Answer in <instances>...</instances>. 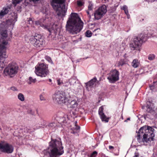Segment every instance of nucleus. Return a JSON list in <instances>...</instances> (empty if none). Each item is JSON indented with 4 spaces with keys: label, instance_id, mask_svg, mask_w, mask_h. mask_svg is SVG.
<instances>
[{
    "label": "nucleus",
    "instance_id": "nucleus-1",
    "mask_svg": "<svg viewBox=\"0 0 157 157\" xmlns=\"http://www.w3.org/2000/svg\"><path fill=\"white\" fill-rule=\"evenodd\" d=\"M154 128L148 126L141 127L139 130L136 136L138 141L142 144L150 145L151 142L154 139Z\"/></svg>",
    "mask_w": 157,
    "mask_h": 157
},
{
    "label": "nucleus",
    "instance_id": "nucleus-2",
    "mask_svg": "<svg viewBox=\"0 0 157 157\" xmlns=\"http://www.w3.org/2000/svg\"><path fill=\"white\" fill-rule=\"evenodd\" d=\"M83 25V22L78 14L76 13H72L67 21L66 29L71 33L77 34L82 29Z\"/></svg>",
    "mask_w": 157,
    "mask_h": 157
},
{
    "label": "nucleus",
    "instance_id": "nucleus-3",
    "mask_svg": "<svg viewBox=\"0 0 157 157\" xmlns=\"http://www.w3.org/2000/svg\"><path fill=\"white\" fill-rule=\"evenodd\" d=\"M2 37L0 40V68L2 69L5 66L4 63L5 58L7 56L6 54V49L8 45L7 40V32L6 30L2 31L1 32Z\"/></svg>",
    "mask_w": 157,
    "mask_h": 157
},
{
    "label": "nucleus",
    "instance_id": "nucleus-4",
    "mask_svg": "<svg viewBox=\"0 0 157 157\" xmlns=\"http://www.w3.org/2000/svg\"><path fill=\"white\" fill-rule=\"evenodd\" d=\"M65 0H52L51 5L53 9L57 12L58 15L62 17L65 15L67 10L65 4Z\"/></svg>",
    "mask_w": 157,
    "mask_h": 157
},
{
    "label": "nucleus",
    "instance_id": "nucleus-5",
    "mask_svg": "<svg viewBox=\"0 0 157 157\" xmlns=\"http://www.w3.org/2000/svg\"><path fill=\"white\" fill-rule=\"evenodd\" d=\"M46 19L44 18H42L39 20L35 22V23L37 25H40V26L43 28L44 29L47 30L50 33H54L55 35H56L58 33L59 34H60V29L58 27L57 25L53 24L52 25L51 28L47 25H44L43 24L44 23Z\"/></svg>",
    "mask_w": 157,
    "mask_h": 157
},
{
    "label": "nucleus",
    "instance_id": "nucleus-6",
    "mask_svg": "<svg viewBox=\"0 0 157 157\" xmlns=\"http://www.w3.org/2000/svg\"><path fill=\"white\" fill-rule=\"evenodd\" d=\"M18 67L15 63H9L4 69L3 73L6 76H9L11 77H13L17 72Z\"/></svg>",
    "mask_w": 157,
    "mask_h": 157
},
{
    "label": "nucleus",
    "instance_id": "nucleus-7",
    "mask_svg": "<svg viewBox=\"0 0 157 157\" xmlns=\"http://www.w3.org/2000/svg\"><path fill=\"white\" fill-rule=\"evenodd\" d=\"M35 72L38 76L46 77L49 73L48 66L44 63L39 64L35 67Z\"/></svg>",
    "mask_w": 157,
    "mask_h": 157
},
{
    "label": "nucleus",
    "instance_id": "nucleus-8",
    "mask_svg": "<svg viewBox=\"0 0 157 157\" xmlns=\"http://www.w3.org/2000/svg\"><path fill=\"white\" fill-rule=\"evenodd\" d=\"M54 102L59 104H66L68 100L65 93L62 91L56 92L52 96Z\"/></svg>",
    "mask_w": 157,
    "mask_h": 157
},
{
    "label": "nucleus",
    "instance_id": "nucleus-9",
    "mask_svg": "<svg viewBox=\"0 0 157 157\" xmlns=\"http://www.w3.org/2000/svg\"><path fill=\"white\" fill-rule=\"evenodd\" d=\"M29 41L36 47H40L43 44V39L39 35L31 36L29 38Z\"/></svg>",
    "mask_w": 157,
    "mask_h": 157
},
{
    "label": "nucleus",
    "instance_id": "nucleus-10",
    "mask_svg": "<svg viewBox=\"0 0 157 157\" xmlns=\"http://www.w3.org/2000/svg\"><path fill=\"white\" fill-rule=\"evenodd\" d=\"M0 150L2 152L10 154L13 152V147L11 145L6 142L1 141L0 142Z\"/></svg>",
    "mask_w": 157,
    "mask_h": 157
},
{
    "label": "nucleus",
    "instance_id": "nucleus-11",
    "mask_svg": "<svg viewBox=\"0 0 157 157\" xmlns=\"http://www.w3.org/2000/svg\"><path fill=\"white\" fill-rule=\"evenodd\" d=\"M107 78L111 83H113L119 79V72L116 69L111 70L107 75Z\"/></svg>",
    "mask_w": 157,
    "mask_h": 157
},
{
    "label": "nucleus",
    "instance_id": "nucleus-12",
    "mask_svg": "<svg viewBox=\"0 0 157 157\" xmlns=\"http://www.w3.org/2000/svg\"><path fill=\"white\" fill-rule=\"evenodd\" d=\"M106 7L105 5H103L99 7L94 13L95 19L99 20L107 12Z\"/></svg>",
    "mask_w": 157,
    "mask_h": 157
},
{
    "label": "nucleus",
    "instance_id": "nucleus-13",
    "mask_svg": "<svg viewBox=\"0 0 157 157\" xmlns=\"http://www.w3.org/2000/svg\"><path fill=\"white\" fill-rule=\"evenodd\" d=\"M11 18L6 21V24L10 28V29H13L15 23L17 21V13H13L11 14Z\"/></svg>",
    "mask_w": 157,
    "mask_h": 157
},
{
    "label": "nucleus",
    "instance_id": "nucleus-14",
    "mask_svg": "<svg viewBox=\"0 0 157 157\" xmlns=\"http://www.w3.org/2000/svg\"><path fill=\"white\" fill-rule=\"evenodd\" d=\"M141 40L138 38H135L133 41L130 44V47L131 50H134L137 49L139 46L141 45Z\"/></svg>",
    "mask_w": 157,
    "mask_h": 157
},
{
    "label": "nucleus",
    "instance_id": "nucleus-15",
    "mask_svg": "<svg viewBox=\"0 0 157 157\" xmlns=\"http://www.w3.org/2000/svg\"><path fill=\"white\" fill-rule=\"evenodd\" d=\"M103 106H102L100 107L99 109L98 113L99 115L100 118L103 121H105L106 122H108L109 119L107 118L104 113L103 112Z\"/></svg>",
    "mask_w": 157,
    "mask_h": 157
},
{
    "label": "nucleus",
    "instance_id": "nucleus-16",
    "mask_svg": "<svg viewBox=\"0 0 157 157\" xmlns=\"http://www.w3.org/2000/svg\"><path fill=\"white\" fill-rule=\"evenodd\" d=\"M56 121L61 124L65 125L68 121L67 118H66L65 117H60L56 116L55 118Z\"/></svg>",
    "mask_w": 157,
    "mask_h": 157
},
{
    "label": "nucleus",
    "instance_id": "nucleus-17",
    "mask_svg": "<svg viewBox=\"0 0 157 157\" xmlns=\"http://www.w3.org/2000/svg\"><path fill=\"white\" fill-rule=\"evenodd\" d=\"M65 104L68 105H70V107L72 108H77L78 105V103L76 100H73L71 101L68 99L67 103H66Z\"/></svg>",
    "mask_w": 157,
    "mask_h": 157
},
{
    "label": "nucleus",
    "instance_id": "nucleus-18",
    "mask_svg": "<svg viewBox=\"0 0 157 157\" xmlns=\"http://www.w3.org/2000/svg\"><path fill=\"white\" fill-rule=\"evenodd\" d=\"M70 84L72 86L75 90H77L78 88V84L76 83V80L74 78H71L70 80Z\"/></svg>",
    "mask_w": 157,
    "mask_h": 157
},
{
    "label": "nucleus",
    "instance_id": "nucleus-19",
    "mask_svg": "<svg viewBox=\"0 0 157 157\" xmlns=\"http://www.w3.org/2000/svg\"><path fill=\"white\" fill-rule=\"evenodd\" d=\"M97 79L96 77H94L89 82L86 83V88H91L93 86Z\"/></svg>",
    "mask_w": 157,
    "mask_h": 157
},
{
    "label": "nucleus",
    "instance_id": "nucleus-20",
    "mask_svg": "<svg viewBox=\"0 0 157 157\" xmlns=\"http://www.w3.org/2000/svg\"><path fill=\"white\" fill-rule=\"evenodd\" d=\"M9 11V8L8 7H4L2 10L0 11V19L2 17L7 14Z\"/></svg>",
    "mask_w": 157,
    "mask_h": 157
},
{
    "label": "nucleus",
    "instance_id": "nucleus-21",
    "mask_svg": "<svg viewBox=\"0 0 157 157\" xmlns=\"http://www.w3.org/2000/svg\"><path fill=\"white\" fill-rule=\"evenodd\" d=\"M136 38H138L139 40H141V44L143 42H145L147 39V37L146 34H144V33H141L139 36Z\"/></svg>",
    "mask_w": 157,
    "mask_h": 157
},
{
    "label": "nucleus",
    "instance_id": "nucleus-22",
    "mask_svg": "<svg viewBox=\"0 0 157 157\" xmlns=\"http://www.w3.org/2000/svg\"><path fill=\"white\" fill-rule=\"evenodd\" d=\"M147 111L148 112H151L153 111V104L150 101H148L147 102Z\"/></svg>",
    "mask_w": 157,
    "mask_h": 157
},
{
    "label": "nucleus",
    "instance_id": "nucleus-23",
    "mask_svg": "<svg viewBox=\"0 0 157 157\" xmlns=\"http://www.w3.org/2000/svg\"><path fill=\"white\" fill-rule=\"evenodd\" d=\"M140 64V62L137 59H134L131 63L132 67L135 68L138 67Z\"/></svg>",
    "mask_w": 157,
    "mask_h": 157
},
{
    "label": "nucleus",
    "instance_id": "nucleus-24",
    "mask_svg": "<svg viewBox=\"0 0 157 157\" xmlns=\"http://www.w3.org/2000/svg\"><path fill=\"white\" fill-rule=\"evenodd\" d=\"M36 81V78H34L32 77H29L27 81V83L30 85L34 83Z\"/></svg>",
    "mask_w": 157,
    "mask_h": 157
},
{
    "label": "nucleus",
    "instance_id": "nucleus-25",
    "mask_svg": "<svg viewBox=\"0 0 157 157\" xmlns=\"http://www.w3.org/2000/svg\"><path fill=\"white\" fill-rule=\"evenodd\" d=\"M41 11L43 13L46 14H48V13L49 11V6L48 5L43 7L42 9L41 10Z\"/></svg>",
    "mask_w": 157,
    "mask_h": 157
},
{
    "label": "nucleus",
    "instance_id": "nucleus-26",
    "mask_svg": "<svg viewBox=\"0 0 157 157\" xmlns=\"http://www.w3.org/2000/svg\"><path fill=\"white\" fill-rule=\"evenodd\" d=\"M18 98L20 101H23L25 100L24 95L21 93H19L17 95Z\"/></svg>",
    "mask_w": 157,
    "mask_h": 157
},
{
    "label": "nucleus",
    "instance_id": "nucleus-27",
    "mask_svg": "<svg viewBox=\"0 0 157 157\" xmlns=\"http://www.w3.org/2000/svg\"><path fill=\"white\" fill-rule=\"evenodd\" d=\"M150 87L151 90H154L155 88H157V82H153V84L152 85L150 86Z\"/></svg>",
    "mask_w": 157,
    "mask_h": 157
},
{
    "label": "nucleus",
    "instance_id": "nucleus-28",
    "mask_svg": "<svg viewBox=\"0 0 157 157\" xmlns=\"http://www.w3.org/2000/svg\"><path fill=\"white\" fill-rule=\"evenodd\" d=\"M56 122H53L50 123L48 125V127L50 128H55L56 126Z\"/></svg>",
    "mask_w": 157,
    "mask_h": 157
},
{
    "label": "nucleus",
    "instance_id": "nucleus-29",
    "mask_svg": "<svg viewBox=\"0 0 157 157\" xmlns=\"http://www.w3.org/2000/svg\"><path fill=\"white\" fill-rule=\"evenodd\" d=\"M92 35V33L91 31L87 30L85 33V36L88 37H90Z\"/></svg>",
    "mask_w": 157,
    "mask_h": 157
},
{
    "label": "nucleus",
    "instance_id": "nucleus-30",
    "mask_svg": "<svg viewBox=\"0 0 157 157\" xmlns=\"http://www.w3.org/2000/svg\"><path fill=\"white\" fill-rule=\"evenodd\" d=\"M121 9L124 10L125 13L126 15H127L128 13V10L127 6L125 5H124L122 7Z\"/></svg>",
    "mask_w": 157,
    "mask_h": 157
},
{
    "label": "nucleus",
    "instance_id": "nucleus-31",
    "mask_svg": "<svg viewBox=\"0 0 157 157\" xmlns=\"http://www.w3.org/2000/svg\"><path fill=\"white\" fill-rule=\"evenodd\" d=\"M46 59L48 61L49 63L51 64H53V62L52 61L51 57L48 56H46L45 57Z\"/></svg>",
    "mask_w": 157,
    "mask_h": 157
},
{
    "label": "nucleus",
    "instance_id": "nucleus-32",
    "mask_svg": "<svg viewBox=\"0 0 157 157\" xmlns=\"http://www.w3.org/2000/svg\"><path fill=\"white\" fill-rule=\"evenodd\" d=\"M155 56L153 54H150L148 56V59L149 60H153L155 58Z\"/></svg>",
    "mask_w": 157,
    "mask_h": 157
},
{
    "label": "nucleus",
    "instance_id": "nucleus-33",
    "mask_svg": "<svg viewBox=\"0 0 157 157\" xmlns=\"http://www.w3.org/2000/svg\"><path fill=\"white\" fill-rule=\"evenodd\" d=\"M23 0H13V3L16 5V4L19 3Z\"/></svg>",
    "mask_w": 157,
    "mask_h": 157
},
{
    "label": "nucleus",
    "instance_id": "nucleus-34",
    "mask_svg": "<svg viewBox=\"0 0 157 157\" xmlns=\"http://www.w3.org/2000/svg\"><path fill=\"white\" fill-rule=\"evenodd\" d=\"M98 153L96 151H94L90 155L89 157H95Z\"/></svg>",
    "mask_w": 157,
    "mask_h": 157
},
{
    "label": "nucleus",
    "instance_id": "nucleus-35",
    "mask_svg": "<svg viewBox=\"0 0 157 157\" xmlns=\"http://www.w3.org/2000/svg\"><path fill=\"white\" fill-rule=\"evenodd\" d=\"M77 4L78 6H81L83 5L82 2L80 1H78L77 2Z\"/></svg>",
    "mask_w": 157,
    "mask_h": 157
},
{
    "label": "nucleus",
    "instance_id": "nucleus-36",
    "mask_svg": "<svg viewBox=\"0 0 157 157\" xmlns=\"http://www.w3.org/2000/svg\"><path fill=\"white\" fill-rule=\"evenodd\" d=\"M57 84L58 85H60L63 84V82L60 79H57Z\"/></svg>",
    "mask_w": 157,
    "mask_h": 157
},
{
    "label": "nucleus",
    "instance_id": "nucleus-37",
    "mask_svg": "<svg viewBox=\"0 0 157 157\" xmlns=\"http://www.w3.org/2000/svg\"><path fill=\"white\" fill-rule=\"evenodd\" d=\"M93 9V5L92 4H90L88 6V10H91Z\"/></svg>",
    "mask_w": 157,
    "mask_h": 157
},
{
    "label": "nucleus",
    "instance_id": "nucleus-38",
    "mask_svg": "<svg viewBox=\"0 0 157 157\" xmlns=\"http://www.w3.org/2000/svg\"><path fill=\"white\" fill-rule=\"evenodd\" d=\"M40 99L41 101H44L45 100L44 97L42 95H40Z\"/></svg>",
    "mask_w": 157,
    "mask_h": 157
},
{
    "label": "nucleus",
    "instance_id": "nucleus-39",
    "mask_svg": "<svg viewBox=\"0 0 157 157\" xmlns=\"http://www.w3.org/2000/svg\"><path fill=\"white\" fill-rule=\"evenodd\" d=\"M77 123V122L76 121L75 122V128L77 130H79L80 129V127L79 126H78L77 125H76V124Z\"/></svg>",
    "mask_w": 157,
    "mask_h": 157
},
{
    "label": "nucleus",
    "instance_id": "nucleus-40",
    "mask_svg": "<svg viewBox=\"0 0 157 157\" xmlns=\"http://www.w3.org/2000/svg\"><path fill=\"white\" fill-rule=\"evenodd\" d=\"M25 131H26V132H29V133H30L31 132V131H30V130L27 128H25Z\"/></svg>",
    "mask_w": 157,
    "mask_h": 157
},
{
    "label": "nucleus",
    "instance_id": "nucleus-41",
    "mask_svg": "<svg viewBox=\"0 0 157 157\" xmlns=\"http://www.w3.org/2000/svg\"><path fill=\"white\" fill-rule=\"evenodd\" d=\"M28 21H29V24H32L33 23V21L31 18H29Z\"/></svg>",
    "mask_w": 157,
    "mask_h": 157
},
{
    "label": "nucleus",
    "instance_id": "nucleus-42",
    "mask_svg": "<svg viewBox=\"0 0 157 157\" xmlns=\"http://www.w3.org/2000/svg\"><path fill=\"white\" fill-rule=\"evenodd\" d=\"M114 147L113 146H109V150H113L114 149Z\"/></svg>",
    "mask_w": 157,
    "mask_h": 157
},
{
    "label": "nucleus",
    "instance_id": "nucleus-43",
    "mask_svg": "<svg viewBox=\"0 0 157 157\" xmlns=\"http://www.w3.org/2000/svg\"><path fill=\"white\" fill-rule=\"evenodd\" d=\"M133 157H142L141 156H140L138 153H135V156Z\"/></svg>",
    "mask_w": 157,
    "mask_h": 157
},
{
    "label": "nucleus",
    "instance_id": "nucleus-44",
    "mask_svg": "<svg viewBox=\"0 0 157 157\" xmlns=\"http://www.w3.org/2000/svg\"><path fill=\"white\" fill-rule=\"evenodd\" d=\"M11 89L13 90V91H15V90H17V89L16 88H15V87H12L11 88Z\"/></svg>",
    "mask_w": 157,
    "mask_h": 157
},
{
    "label": "nucleus",
    "instance_id": "nucleus-45",
    "mask_svg": "<svg viewBox=\"0 0 157 157\" xmlns=\"http://www.w3.org/2000/svg\"><path fill=\"white\" fill-rule=\"evenodd\" d=\"M86 12L88 15V17H90V13H89V11H86Z\"/></svg>",
    "mask_w": 157,
    "mask_h": 157
},
{
    "label": "nucleus",
    "instance_id": "nucleus-46",
    "mask_svg": "<svg viewBox=\"0 0 157 157\" xmlns=\"http://www.w3.org/2000/svg\"><path fill=\"white\" fill-rule=\"evenodd\" d=\"M32 1H33L34 2H38L40 0H31Z\"/></svg>",
    "mask_w": 157,
    "mask_h": 157
},
{
    "label": "nucleus",
    "instance_id": "nucleus-47",
    "mask_svg": "<svg viewBox=\"0 0 157 157\" xmlns=\"http://www.w3.org/2000/svg\"><path fill=\"white\" fill-rule=\"evenodd\" d=\"M100 30L99 29V28L96 29H94V30L93 32H94L96 31H97V30Z\"/></svg>",
    "mask_w": 157,
    "mask_h": 157
},
{
    "label": "nucleus",
    "instance_id": "nucleus-48",
    "mask_svg": "<svg viewBox=\"0 0 157 157\" xmlns=\"http://www.w3.org/2000/svg\"><path fill=\"white\" fill-rule=\"evenodd\" d=\"M130 120V118H128L127 120H125L124 121V122H127V121L128 120Z\"/></svg>",
    "mask_w": 157,
    "mask_h": 157
},
{
    "label": "nucleus",
    "instance_id": "nucleus-49",
    "mask_svg": "<svg viewBox=\"0 0 157 157\" xmlns=\"http://www.w3.org/2000/svg\"><path fill=\"white\" fill-rule=\"evenodd\" d=\"M127 15V18L128 19H129V18H130V15L128 14V13Z\"/></svg>",
    "mask_w": 157,
    "mask_h": 157
},
{
    "label": "nucleus",
    "instance_id": "nucleus-50",
    "mask_svg": "<svg viewBox=\"0 0 157 157\" xmlns=\"http://www.w3.org/2000/svg\"><path fill=\"white\" fill-rule=\"evenodd\" d=\"M52 79H50V78L49 79V81L50 82H52Z\"/></svg>",
    "mask_w": 157,
    "mask_h": 157
},
{
    "label": "nucleus",
    "instance_id": "nucleus-51",
    "mask_svg": "<svg viewBox=\"0 0 157 157\" xmlns=\"http://www.w3.org/2000/svg\"><path fill=\"white\" fill-rule=\"evenodd\" d=\"M119 64H120V65H121L122 66V65H123V64H123H123H121V63H120V62L119 63Z\"/></svg>",
    "mask_w": 157,
    "mask_h": 157
},
{
    "label": "nucleus",
    "instance_id": "nucleus-52",
    "mask_svg": "<svg viewBox=\"0 0 157 157\" xmlns=\"http://www.w3.org/2000/svg\"><path fill=\"white\" fill-rule=\"evenodd\" d=\"M153 1H157V0H152Z\"/></svg>",
    "mask_w": 157,
    "mask_h": 157
},
{
    "label": "nucleus",
    "instance_id": "nucleus-53",
    "mask_svg": "<svg viewBox=\"0 0 157 157\" xmlns=\"http://www.w3.org/2000/svg\"><path fill=\"white\" fill-rule=\"evenodd\" d=\"M65 86H67V85H65Z\"/></svg>",
    "mask_w": 157,
    "mask_h": 157
}]
</instances>
